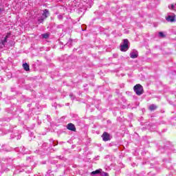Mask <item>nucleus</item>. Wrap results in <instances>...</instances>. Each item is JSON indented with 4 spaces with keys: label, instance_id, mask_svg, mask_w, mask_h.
<instances>
[{
    "label": "nucleus",
    "instance_id": "24",
    "mask_svg": "<svg viewBox=\"0 0 176 176\" xmlns=\"http://www.w3.org/2000/svg\"><path fill=\"white\" fill-rule=\"evenodd\" d=\"M60 27H63V25H60Z\"/></svg>",
    "mask_w": 176,
    "mask_h": 176
},
{
    "label": "nucleus",
    "instance_id": "22",
    "mask_svg": "<svg viewBox=\"0 0 176 176\" xmlns=\"http://www.w3.org/2000/svg\"><path fill=\"white\" fill-rule=\"evenodd\" d=\"M1 12H3V9L0 8V13H1Z\"/></svg>",
    "mask_w": 176,
    "mask_h": 176
},
{
    "label": "nucleus",
    "instance_id": "12",
    "mask_svg": "<svg viewBox=\"0 0 176 176\" xmlns=\"http://www.w3.org/2000/svg\"><path fill=\"white\" fill-rule=\"evenodd\" d=\"M148 109L150 111H155V104H151L149 106Z\"/></svg>",
    "mask_w": 176,
    "mask_h": 176
},
{
    "label": "nucleus",
    "instance_id": "10",
    "mask_svg": "<svg viewBox=\"0 0 176 176\" xmlns=\"http://www.w3.org/2000/svg\"><path fill=\"white\" fill-rule=\"evenodd\" d=\"M159 38H166V35L163 32H160L158 33Z\"/></svg>",
    "mask_w": 176,
    "mask_h": 176
},
{
    "label": "nucleus",
    "instance_id": "20",
    "mask_svg": "<svg viewBox=\"0 0 176 176\" xmlns=\"http://www.w3.org/2000/svg\"><path fill=\"white\" fill-rule=\"evenodd\" d=\"M170 9H174V5L172 4V5L170 6Z\"/></svg>",
    "mask_w": 176,
    "mask_h": 176
},
{
    "label": "nucleus",
    "instance_id": "15",
    "mask_svg": "<svg viewBox=\"0 0 176 176\" xmlns=\"http://www.w3.org/2000/svg\"><path fill=\"white\" fill-rule=\"evenodd\" d=\"M3 43V44H4V46L6 45L7 42H8V39L5 38L3 40H1Z\"/></svg>",
    "mask_w": 176,
    "mask_h": 176
},
{
    "label": "nucleus",
    "instance_id": "14",
    "mask_svg": "<svg viewBox=\"0 0 176 176\" xmlns=\"http://www.w3.org/2000/svg\"><path fill=\"white\" fill-rule=\"evenodd\" d=\"M3 47H5V44L1 40L0 41V49H3Z\"/></svg>",
    "mask_w": 176,
    "mask_h": 176
},
{
    "label": "nucleus",
    "instance_id": "23",
    "mask_svg": "<svg viewBox=\"0 0 176 176\" xmlns=\"http://www.w3.org/2000/svg\"><path fill=\"white\" fill-rule=\"evenodd\" d=\"M8 38H9V36L6 35L4 38L8 39Z\"/></svg>",
    "mask_w": 176,
    "mask_h": 176
},
{
    "label": "nucleus",
    "instance_id": "11",
    "mask_svg": "<svg viewBox=\"0 0 176 176\" xmlns=\"http://www.w3.org/2000/svg\"><path fill=\"white\" fill-rule=\"evenodd\" d=\"M41 36L44 39H47V38H49V34L48 33L43 34H41Z\"/></svg>",
    "mask_w": 176,
    "mask_h": 176
},
{
    "label": "nucleus",
    "instance_id": "21",
    "mask_svg": "<svg viewBox=\"0 0 176 176\" xmlns=\"http://www.w3.org/2000/svg\"><path fill=\"white\" fill-rule=\"evenodd\" d=\"M11 35H12V33H8V34H7V36H10Z\"/></svg>",
    "mask_w": 176,
    "mask_h": 176
},
{
    "label": "nucleus",
    "instance_id": "19",
    "mask_svg": "<svg viewBox=\"0 0 176 176\" xmlns=\"http://www.w3.org/2000/svg\"><path fill=\"white\" fill-rule=\"evenodd\" d=\"M69 96H70L72 98H75V96H74V94H69Z\"/></svg>",
    "mask_w": 176,
    "mask_h": 176
},
{
    "label": "nucleus",
    "instance_id": "16",
    "mask_svg": "<svg viewBox=\"0 0 176 176\" xmlns=\"http://www.w3.org/2000/svg\"><path fill=\"white\" fill-rule=\"evenodd\" d=\"M58 20H63L64 19V16L62 14L58 15Z\"/></svg>",
    "mask_w": 176,
    "mask_h": 176
},
{
    "label": "nucleus",
    "instance_id": "8",
    "mask_svg": "<svg viewBox=\"0 0 176 176\" xmlns=\"http://www.w3.org/2000/svg\"><path fill=\"white\" fill-rule=\"evenodd\" d=\"M167 21H170V23H173L175 21V16H170L168 15V17L166 18Z\"/></svg>",
    "mask_w": 176,
    "mask_h": 176
},
{
    "label": "nucleus",
    "instance_id": "17",
    "mask_svg": "<svg viewBox=\"0 0 176 176\" xmlns=\"http://www.w3.org/2000/svg\"><path fill=\"white\" fill-rule=\"evenodd\" d=\"M72 44V40L69 39L68 43H67V45H70V46H71Z\"/></svg>",
    "mask_w": 176,
    "mask_h": 176
},
{
    "label": "nucleus",
    "instance_id": "6",
    "mask_svg": "<svg viewBox=\"0 0 176 176\" xmlns=\"http://www.w3.org/2000/svg\"><path fill=\"white\" fill-rule=\"evenodd\" d=\"M130 57L131 58H137V57H138V52L137 50H133L130 53Z\"/></svg>",
    "mask_w": 176,
    "mask_h": 176
},
{
    "label": "nucleus",
    "instance_id": "4",
    "mask_svg": "<svg viewBox=\"0 0 176 176\" xmlns=\"http://www.w3.org/2000/svg\"><path fill=\"white\" fill-rule=\"evenodd\" d=\"M102 138L104 142L109 141L111 140V135H109V133L104 132L102 135Z\"/></svg>",
    "mask_w": 176,
    "mask_h": 176
},
{
    "label": "nucleus",
    "instance_id": "2",
    "mask_svg": "<svg viewBox=\"0 0 176 176\" xmlns=\"http://www.w3.org/2000/svg\"><path fill=\"white\" fill-rule=\"evenodd\" d=\"M133 90L137 96H142L144 94V87L140 84H137L133 87Z\"/></svg>",
    "mask_w": 176,
    "mask_h": 176
},
{
    "label": "nucleus",
    "instance_id": "18",
    "mask_svg": "<svg viewBox=\"0 0 176 176\" xmlns=\"http://www.w3.org/2000/svg\"><path fill=\"white\" fill-rule=\"evenodd\" d=\"M160 3V0H156L155 5H159Z\"/></svg>",
    "mask_w": 176,
    "mask_h": 176
},
{
    "label": "nucleus",
    "instance_id": "9",
    "mask_svg": "<svg viewBox=\"0 0 176 176\" xmlns=\"http://www.w3.org/2000/svg\"><path fill=\"white\" fill-rule=\"evenodd\" d=\"M23 68L25 71H30V65L27 63L23 64Z\"/></svg>",
    "mask_w": 176,
    "mask_h": 176
},
{
    "label": "nucleus",
    "instance_id": "7",
    "mask_svg": "<svg viewBox=\"0 0 176 176\" xmlns=\"http://www.w3.org/2000/svg\"><path fill=\"white\" fill-rule=\"evenodd\" d=\"M49 14H50L49 10L45 9L43 10V13L41 17H43L44 19H47V16H49Z\"/></svg>",
    "mask_w": 176,
    "mask_h": 176
},
{
    "label": "nucleus",
    "instance_id": "3",
    "mask_svg": "<svg viewBox=\"0 0 176 176\" xmlns=\"http://www.w3.org/2000/svg\"><path fill=\"white\" fill-rule=\"evenodd\" d=\"M98 174H100L101 176H108L109 174L107 172H102V169H97L95 171H92L91 173V175H97Z\"/></svg>",
    "mask_w": 176,
    "mask_h": 176
},
{
    "label": "nucleus",
    "instance_id": "13",
    "mask_svg": "<svg viewBox=\"0 0 176 176\" xmlns=\"http://www.w3.org/2000/svg\"><path fill=\"white\" fill-rule=\"evenodd\" d=\"M45 19L43 16L38 18V23H43L45 21Z\"/></svg>",
    "mask_w": 176,
    "mask_h": 176
},
{
    "label": "nucleus",
    "instance_id": "1",
    "mask_svg": "<svg viewBox=\"0 0 176 176\" xmlns=\"http://www.w3.org/2000/svg\"><path fill=\"white\" fill-rule=\"evenodd\" d=\"M130 42L129 41V39L125 38L123 40V42L121 43L120 49L121 52H127L128 49L130 48Z\"/></svg>",
    "mask_w": 176,
    "mask_h": 176
},
{
    "label": "nucleus",
    "instance_id": "25",
    "mask_svg": "<svg viewBox=\"0 0 176 176\" xmlns=\"http://www.w3.org/2000/svg\"><path fill=\"white\" fill-rule=\"evenodd\" d=\"M0 94H2V92H0Z\"/></svg>",
    "mask_w": 176,
    "mask_h": 176
},
{
    "label": "nucleus",
    "instance_id": "5",
    "mask_svg": "<svg viewBox=\"0 0 176 176\" xmlns=\"http://www.w3.org/2000/svg\"><path fill=\"white\" fill-rule=\"evenodd\" d=\"M67 129V130H70V131H76V127H75V125L72 123L68 124Z\"/></svg>",
    "mask_w": 176,
    "mask_h": 176
}]
</instances>
